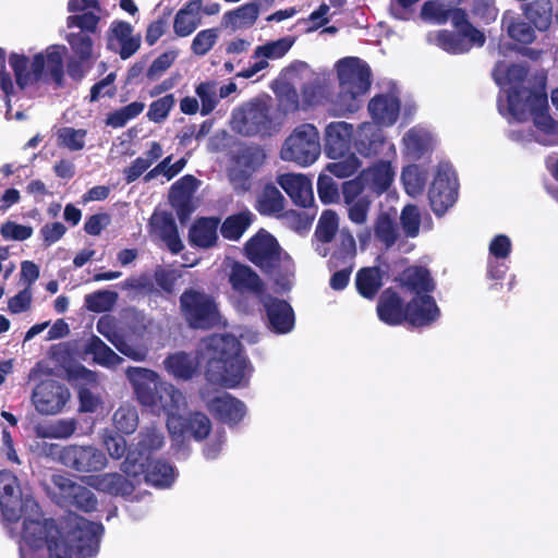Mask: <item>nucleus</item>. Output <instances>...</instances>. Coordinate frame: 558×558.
<instances>
[{"instance_id":"obj_36","label":"nucleus","mask_w":558,"mask_h":558,"mask_svg":"<svg viewBox=\"0 0 558 558\" xmlns=\"http://www.w3.org/2000/svg\"><path fill=\"white\" fill-rule=\"evenodd\" d=\"M339 230V217L332 210L322 213L314 233V248L322 257L329 253L328 244L333 240Z\"/></svg>"},{"instance_id":"obj_47","label":"nucleus","mask_w":558,"mask_h":558,"mask_svg":"<svg viewBox=\"0 0 558 558\" xmlns=\"http://www.w3.org/2000/svg\"><path fill=\"white\" fill-rule=\"evenodd\" d=\"M355 284L361 295L374 298L383 284L380 270L376 267L361 269L356 275Z\"/></svg>"},{"instance_id":"obj_31","label":"nucleus","mask_w":558,"mask_h":558,"mask_svg":"<svg viewBox=\"0 0 558 558\" xmlns=\"http://www.w3.org/2000/svg\"><path fill=\"white\" fill-rule=\"evenodd\" d=\"M359 182L348 181L343 183L342 194L348 206V217L355 225H365L368 218L371 201L366 196L357 197L361 193Z\"/></svg>"},{"instance_id":"obj_33","label":"nucleus","mask_w":558,"mask_h":558,"mask_svg":"<svg viewBox=\"0 0 558 558\" xmlns=\"http://www.w3.org/2000/svg\"><path fill=\"white\" fill-rule=\"evenodd\" d=\"M149 227L151 232L160 238L172 253L177 254L182 251L183 243L179 238L171 214L155 211L150 217Z\"/></svg>"},{"instance_id":"obj_52","label":"nucleus","mask_w":558,"mask_h":558,"mask_svg":"<svg viewBox=\"0 0 558 558\" xmlns=\"http://www.w3.org/2000/svg\"><path fill=\"white\" fill-rule=\"evenodd\" d=\"M116 428L123 434H132L138 425V413L134 405H120L112 416Z\"/></svg>"},{"instance_id":"obj_56","label":"nucleus","mask_w":558,"mask_h":558,"mask_svg":"<svg viewBox=\"0 0 558 558\" xmlns=\"http://www.w3.org/2000/svg\"><path fill=\"white\" fill-rule=\"evenodd\" d=\"M430 40H434L438 47L450 53H463L470 50V45L462 38L461 33L453 34L449 31H440Z\"/></svg>"},{"instance_id":"obj_20","label":"nucleus","mask_w":558,"mask_h":558,"mask_svg":"<svg viewBox=\"0 0 558 558\" xmlns=\"http://www.w3.org/2000/svg\"><path fill=\"white\" fill-rule=\"evenodd\" d=\"M97 331L110 341L116 349L131 360L141 362L147 355V349L129 342L121 333L117 320L108 315L101 316L96 324Z\"/></svg>"},{"instance_id":"obj_61","label":"nucleus","mask_w":558,"mask_h":558,"mask_svg":"<svg viewBox=\"0 0 558 558\" xmlns=\"http://www.w3.org/2000/svg\"><path fill=\"white\" fill-rule=\"evenodd\" d=\"M118 300V294L112 291L102 290L87 294L84 299L88 311L101 313L110 311Z\"/></svg>"},{"instance_id":"obj_34","label":"nucleus","mask_w":558,"mask_h":558,"mask_svg":"<svg viewBox=\"0 0 558 558\" xmlns=\"http://www.w3.org/2000/svg\"><path fill=\"white\" fill-rule=\"evenodd\" d=\"M225 263L229 268V281L235 291L240 293H259L262 291V280L251 267L232 260Z\"/></svg>"},{"instance_id":"obj_19","label":"nucleus","mask_w":558,"mask_h":558,"mask_svg":"<svg viewBox=\"0 0 558 558\" xmlns=\"http://www.w3.org/2000/svg\"><path fill=\"white\" fill-rule=\"evenodd\" d=\"M126 377L132 384L138 402L148 408L156 403V397L166 383L156 372L144 367H129Z\"/></svg>"},{"instance_id":"obj_27","label":"nucleus","mask_w":558,"mask_h":558,"mask_svg":"<svg viewBox=\"0 0 558 558\" xmlns=\"http://www.w3.org/2000/svg\"><path fill=\"white\" fill-rule=\"evenodd\" d=\"M262 302L271 330L277 333L290 332L294 326L292 307L286 301L270 295H264Z\"/></svg>"},{"instance_id":"obj_2","label":"nucleus","mask_w":558,"mask_h":558,"mask_svg":"<svg viewBox=\"0 0 558 558\" xmlns=\"http://www.w3.org/2000/svg\"><path fill=\"white\" fill-rule=\"evenodd\" d=\"M102 525L71 515L46 543L49 558H88L98 553Z\"/></svg>"},{"instance_id":"obj_42","label":"nucleus","mask_w":558,"mask_h":558,"mask_svg":"<svg viewBox=\"0 0 558 558\" xmlns=\"http://www.w3.org/2000/svg\"><path fill=\"white\" fill-rule=\"evenodd\" d=\"M144 475V481L155 487L166 488L171 486L174 482L177 473L174 469L162 461L150 462L146 468L144 465V472L141 476Z\"/></svg>"},{"instance_id":"obj_50","label":"nucleus","mask_w":558,"mask_h":558,"mask_svg":"<svg viewBox=\"0 0 558 558\" xmlns=\"http://www.w3.org/2000/svg\"><path fill=\"white\" fill-rule=\"evenodd\" d=\"M210 428V421L205 414L194 413L190 415L189 418L184 420L183 423L180 421V426L174 434L186 433L193 436L196 440H202L208 436Z\"/></svg>"},{"instance_id":"obj_55","label":"nucleus","mask_w":558,"mask_h":558,"mask_svg":"<svg viewBox=\"0 0 558 558\" xmlns=\"http://www.w3.org/2000/svg\"><path fill=\"white\" fill-rule=\"evenodd\" d=\"M426 179V172L416 165L405 167L401 173V181L405 192L411 196L422 193Z\"/></svg>"},{"instance_id":"obj_14","label":"nucleus","mask_w":558,"mask_h":558,"mask_svg":"<svg viewBox=\"0 0 558 558\" xmlns=\"http://www.w3.org/2000/svg\"><path fill=\"white\" fill-rule=\"evenodd\" d=\"M163 434L156 426L144 427L137 437V442L130 448L121 471L129 476L136 477L144 472V465L149 454L163 446Z\"/></svg>"},{"instance_id":"obj_35","label":"nucleus","mask_w":558,"mask_h":558,"mask_svg":"<svg viewBox=\"0 0 558 558\" xmlns=\"http://www.w3.org/2000/svg\"><path fill=\"white\" fill-rule=\"evenodd\" d=\"M368 111L376 125H392L400 112V101L392 94L375 96L368 102Z\"/></svg>"},{"instance_id":"obj_46","label":"nucleus","mask_w":558,"mask_h":558,"mask_svg":"<svg viewBox=\"0 0 558 558\" xmlns=\"http://www.w3.org/2000/svg\"><path fill=\"white\" fill-rule=\"evenodd\" d=\"M364 95L363 93L351 89L349 85L344 83V86H340V92L333 101L335 111L340 116L357 111L362 106Z\"/></svg>"},{"instance_id":"obj_41","label":"nucleus","mask_w":558,"mask_h":558,"mask_svg":"<svg viewBox=\"0 0 558 558\" xmlns=\"http://www.w3.org/2000/svg\"><path fill=\"white\" fill-rule=\"evenodd\" d=\"M525 17L538 31H546L553 20V4L550 0H534L522 7Z\"/></svg>"},{"instance_id":"obj_37","label":"nucleus","mask_w":558,"mask_h":558,"mask_svg":"<svg viewBox=\"0 0 558 558\" xmlns=\"http://www.w3.org/2000/svg\"><path fill=\"white\" fill-rule=\"evenodd\" d=\"M353 125L343 121L331 122L326 128V154L329 158H338L353 137Z\"/></svg>"},{"instance_id":"obj_22","label":"nucleus","mask_w":558,"mask_h":558,"mask_svg":"<svg viewBox=\"0 0 558 558\" xmlns=\"http://www.w3.org/2000/svg\"><path fill=\"white\" fill-rule=\"evenodd\" d=\"M339 86L349 85L351 89L366 94L371 87L369 68L357 58H345L337 63Z\"/></svg>"},{"instance_id":"obj_62","label":"nucleus","mask_w":558,"mask_h":558,"mask_svg":"<svg viewBox=\"0 0 558 558\" xmlns=\"http://www.w3.org/2000/svg\"><path fill=\"white\" fill-rule=\"evenodd\" d=\"M504 25H506L509 36L519 43L530 44L535 39L534 29L523 21L514 20L510 15H505Z\"/></svg>"},{"instance_id":"obj_25","label":"nucleus","mask_w":558,"mask_h":558,"mask_svg":"<svg viewBox=\"0 0 558 558\" xmlns=\"http://www.w3.org/2000/svg\"><path fill=\"white\" fill-rule=\"evenodd\" d=\"M526 73L527 71L522 64L509 65L506 61H498L494 69L493 76L496 83L502 88L509 86L508 95L518 93L520 95V102H524L529 100V94L535 93L525 87L518 88L526 76ZM507 100L509 101V96H507Z\"/></svg>"},{"instance_id":"obj_60","label":"nucleus","mask_w":558,"mask_h":558,"mask_svg":"<svg viewBox=\"0 0 558 558\" xmlns=\"http://www.w3.org/2000/svg\"><path fill=\"white\" fill-rule=\"evenodd\" d=\"M86 131L83 129H74L70 126L61 128L57 132V142L59 146L69 150H81L85 146Z\"/></svg>"},{"instance_id":"obj_11","label":"nucleus","mask_w":558,"mask_h":558,"mask_svg":"<svg viewBox=\"0 0 558 558\" xmlns=\"http://www.w3.org/2000/svg\"><path fill=\"white\" fill-rule=\"evenodd\" d=\"M0 507L5 520L16 522L23 511L37 513V501L28 490H23L17 477L10 471L0 472Z\"/></svg>"},{"instance_id":"obj_8","label":"nucleus","mask_w":558,"mask_h":558,"mask_svg":"<svg viewBox=\"0 0 558 558\" xmlns=\"http://www.w3.org/2000/svg\"><path fill=\"white\" fill-rule=\"evenodd\" d=\"M320 155V141L317 129L310 123L296 126L283 142L280 158L301 167L314 163Z\"/></svg>"},{"instance_id":"obj_3","label":"nucleus","mask_w":558,"mask_h":558,"mask_svg":"<svg viewBox=\"0 0 558 558\" xmlns=\"http://www.w3.org/2000/svg\"><path fill=\"white\" fill-rule=\"evenodd\" d=\"M230 124L240 135L268 137L280 131L282 118L269 99L254 98L233 110Z\"/></svg>"},{"instance_id":"obj_13","label":"nucleus","mask_w":558,"mask_h":558,"mask_svg":"<svg viewBox=\"0 0 558 558\" xmlns=\"http://www.w3.org/2000/svg\"><path fill=\"white\" fill-rule=\"evenodd\" d=\"M21 519H23L21 558H34V551L40 549L54 533H58V529L53 521L43 518L38 505L36 514L23 511Z\"/></svg>"},{"instance_id":"obj_38","label":"nucleus","mask_w":558,"mask_h":558,"mask_svg":"<svg viewBox=\"0 0 558 558\" xmlns=\"http://www.w3.org/2000/svg\"><path fill=\"white\" fill-rule=\"evenodd\" d=\"M201 13L202 0H190L174 16V33L180 37L191 35L201 25Z\"/></svg>"},{"instance_id":"obj_21","label":"nucleus","mask_w":558,"mask_h":558,"mask_svg":"<svg viewBox=\"0 0 558 558\" xmlns=\"http://www.w3.org/2000/svg\"><path fill=\"white\" fill-rule=\"evenodd\" d=\"M293 44V38L283 37L257 46L253 53V58L256 61L247 69H244L243 71L239 72L236 76L243 78L253 77L255 74L265 70L269 65L268 60H277L282 58L291 49Z\"/></svg>"},{"instance_id":"obj_16","label":"nucleus","mask_w":558,"mask_h":558,"mask_svg":"<svg viewBox=\"0 0 558 558\" xmlns=\"http://www.w3.org/2000/svg\"><path fill=\"white\" fill-rule=\"evenodd\" d=\"M69 399V389L54 380L41 381L35 387L32 395L35 409L44 415L61 412Z\"/></svg>"},{"instance_id":"obj_53","label":"nucleus","mask_w":558,"mask_h":558,"mask_svg":"<svg viewBox=\"0 0 558 558\" xmlns=\"http://www.w3.org/2000/svg\"><path fill=\"white\" fill-rule=\"evenodd\" d=\"M257 204L262 214H278L284 207V197L276 186L267 185L259 195Z\"/></svg>"},{"instance_id":"obj_54","label":"nucleus","mask_w":558,"mask_h":558,"mask_svg":"<svg viewBox=\"0 0 558 558\" xmlns=\"http://www.w3.org/2000/svg\"><path fill=\"white\" fill-rule=\"evenodd\" d=\"M403 142L408 153L418 158L425 150H427L432 143L430 134L421 129H412L407 132L403 137Z\"/></svg>"},{"instance_id":"obj_1","label":"nucleus","mask_w":558,"mask_h":558,"mask_svg":"<svg viewBox=\"0 0 558 558\" xmlns=\"http://www.w3.org/2000/svg\"><path fill=\"white\" fill-rule=\"evenodd\" d=\"M199 354L206 362L205 375L211 384L235 388L245 384L251 375V366L233 336L214 335L205 339Z\"/></svg>"},{"instance_id":"obj_7","label":"nucleus","mask_w":558,"mask_h":558,"mask_svg":"<svg viewBox=\"0 0 558 558\" xmlns=\"http://www.w3.org/2000/svg\"><path fill=\"white\" fill-rule=\"evenodd\" d=\"M519 96L518 93L509 95V113L517 120H523L527 113H532L536 128L535 141L544 145L558 143V123L545 111L547 109L546 94L543 90H535L534 94H529V100L524 102H520Z\"/></svg>"},{"instance_id":"obj_44","label":"nucleus","mask_w":558,"mask_h":558,"mask_svg":"<svg viewBox=\"0 0 558 558\" xmlns=\"http://www.w3.org/2000/svg\"><path fill=\"white\" fill-rule=\"evenodd\" d=\"M199 362L192 354L178 352L165 361L167 371L174 377L187 379L196 372Z\"/></svg>"},{"instance_id":"obj_49","label":"nucleus","mask_w":558,"mask_h":558,"mask_svg":"<svg viewBox=\"0 0 558 558\" xmlns=\"http://www.w3.org/2000/svg\"><path fill=\"white\" fill-rule=\"evenodd\" d=\"M253 215L245 210L228 217L221 226L223 238L236 241L239 240L252 222Z\"/></svg>"},{"instance_id":"obj_5","label":"nucleus","mask_w":558,"mask_h":558,"mask_svg":"<svg viewBox=\"0 0 558 558\" xmlns=\"http://www.w3.org/2000/svg\"><path fill=\"white\" fill-rule=\"evenodd\" d=\"M65 47L50 46L45 51L34 54L32 58L31 70L27 71L26 57L12 53L10 56V65L12 66L16 83L21 88L32 85L40 80H53L60 84L63 77V56Z\"/></svg>"},{"instance_id":"obj_23","label":"nucleus","mask_w":558,"mask_h":558,"mask_svg":"<svg viewBox=\"0 0 558 558\" xmlns=\"http://www.w3.org/2000/svg\"><path fill=\"white\" fill-rule=\"evenodd\" d=\"M202 398L206 402L209 411L225 423L235 424L240 422L246 413L244 403L229 393L219 392L211 398L207 391L203 390Z\"/></svg>"},{"instance_id":"obj_29","label":"nucleus","mask_w":558,"mask_h":558,"mask_svg":"<svg viewBox=\"0 0 558 558\" xmlns=\"http://www.w3.org/2000/svg\"><path fill=\"white\" fill-rule=\"evenodd\" d=\"M395 175L396 171L390 162L379 161L364 170L354 181L360 183L361 191L367 189L376 194H381L389 189Z\"/></svg>"},{"instance_id":"obj_10","label":"nucleus","mask_w":558,"mask_h":558,"mask_svg":"<svg viewBox=\"0 0 558 558\" xmlns=\"http://www.w3.org/2000/svg\"><path fill=\"white\" fill-rule=\"evenodd\" d=\"M181 314L192 328L207 329L220 323V313L215 300L201 291L190 289L180 296Z\"/></svg>"},{"instance_id":"obj_12","label":"nucleus","mask_w":558,"mask_h":558,"mask_svg":"<svg viewBox=\"0 0 558 558\" xmlns=\"http://www.w3.org/2000/svg\"><path fill=\"white\" fill-rule=\"evenodd\" d=\"M57 460L64 466L80 473H96L107 468L106 454L92 445L53 446Z\"/></svg>"},{"instance_id":"obj_51","label":"nucleus","mask_w":558,"mask_h":558,"mask_svg":"<svg viewBox=\"0 0 558 558\" xmlns=\"http://www.w3.org/2000/svg\"><path fill=\"white\" fill-rule=\"evenodd\" d=\"M355 253L356 243L354 236L347 228H343L339 232L338 248L331 256V259L335 260V266L349 264L355 256Z\"/></svg>"},{"instance_id":"obj_45","label":"nucleus","mask_w":558,"mask_h":558,"mask_svg":"<svg viewBox=\"0 0 558 558\" xmlns=\"http://www.w3.org/2000/svg\"><path fill=\"white\" fill-rule=\"evenodd\" d=\"M400 281L402 286L415 292L416 295L434 289L429 272L423 267H409L401 274Z\"/></svg>"},{"instance_id":"obj_6","label":"nucleus","mask_w":558,"mask_h":558,"mask_svg":"<svg viewBox=\"0 0 558 558\" xmlns=\"http://www.w3.org/2000/svg\"><path fill=\"white\" fill-rule=\"evenodd\" d=\"M421 302L427 306V313L417 311L420 305L417 300H411L404 308L401 298L387 289L378 300L377 314L379 319L388 325H399L403 320L413 326L428 325L438 317L439 310L432 296H423Z\"/></svg>"},{"instance_id":"obj_18","label":"nucleus","mask_w":558,"mask_h":558,"mask_svg":"<svg viewBox=\"0 0 558 558\" xmlns=\"http://www.w3.org/2000/svg\"><path fill=\"white\" fill-rule=\"evenodd\" d=\"M265 157L264 150L258 146L246 147L238 155L229 171L230 181L235 190L250 189V178L264 163Z\"/></svg>"},{"instance_id":"obj_39","label":"nucleus","mask_w":558,"mask_h":558,"mask_svg":"<svg viewBox=\"0 0 558 558\" xmlns=\"http://www.w3.org/2000/svg\"><path fill=\"white\" fill-rule=\"evenodd\" d=\"M218 225L219 220L215 218L198 219L190 229V242L202 248L211 247L218 240Z\"/></svg>"},{"instance_id":"obj_63","label":"nucleus","mask_w":558,"mask_h":558,"mask_svg":"<svg viewBox=\"0 0 558 558\" xmlns=\"http://www.w3.org/2000/svg\"><path fill=\"white\" fill-rule=\"evenodd\" d=\"M68 41L81 62H89L96 58L93 50V40L88 35L82 32L72 33L68 36Z\"/></svg>"},{"instance_id":"obj_24","label":"nucleus","mask_w":558,"mask_h":558,"mask_svg":"<svg viewBox=\"0 0 558 558\" xmlns=\"http://www.w3.org/2000/svg\"><path fill=\"white\" fill-rule=\"evenodd\" d=\"M184 405V397L173 385L165 383L156 397V403L149 408L157 413L165 412L168 415L167 426L170 433H175L180 426V417L177 416Z\"/></svg>"},{"instance_id":"obj_59","label":"nucleus","mask_w":558,"mask_h":558,"mask_svg":"<svg viewBox=\"0 0 558 558\" xmlns=\"http://www.w3.org/2000/svg\"><path fill=\"white\" fill-rule=\"evenodd\" d=\"M185 165L186 160L184 158H181L178 161L172 162V157L168 156L165 159H162L155 168L148 171L145 174L144 180L146 182H149L159 175H163L167 179V181H170L172 178H174L178 173L182 171Z\"/></svg>"},{"instance_id":"obj_58","label":"nucleus","mask_w":558,"mask_h":558,"mask_svg":"<svg viewBox=\"0 0 558 558\" xmlns=\"http://www.w3.org/2000/svg\"><path fill=\"white\" fill-rule=\"evenodd\" d=\"M274 92L278 98L279 108L284 113L294 112L300 108L299 94L290 83H277Z\"/></svg>"},{"instance_id":"obj_48","label":"nucleus","mask_w":558,"mask_h":558,"mask_svg":"<svg viewBox=\"0 0 558 558\" xmlns=\"http://www.w3.org/2000/svg\"><path fill=\"white\" fill-rule=\"evenodd\" d=\"M330 95V84L325 77H315L302 87V99L305 106L323 104Z\"/></svg>"},{"instance_id":"obj_9","label":"nucleus","mask_w":558,"mask_h":558,"mask_svg":"<svg viewBox=\"0 0 558 558\" xmlns=\"http://www.w3.org/2000/svg\"><path fill=\"white\" fill-rule=\"evenodd\" d=\"M49 497L61 506H73L84 512H93L98 508L96 495L65 474H53L47 485Z\"/></svg>"},{"instance_id":"obj_32","label":"nucleus","mask_w":558,"mask_h":558,"mask_svg":"<svg viewBox=\"0 0 558 558\" xmlns=\"http://www.w3.org/2000/svg\"><path fill=\"white\" fill-rule=\"evenodd\" d=\"M353 145L360 155L371 157L379 154L385 145V137L378 125L364 122L354 133Z\"/></svg>"},{"instance_id":"obj_43","label":"nucleus","mask_w":558,"mask_h":558,"mask_svg":"<svg viewBox=\"0 0 558 558\" xmlns=\"http://www.w3.org/2000/svg\"><path fill=\"white\" fill-rule=\"evenodd\" d=\"M86 353L93 355V360L107 368L119 366L123 359L110 349L100 338L93 336L87 345Z\"/></svg>"},{"instance_id":"obj_15","label":"nucleus","mask_w":558,"mask_h":558,"mask_svg":"<svg viewBox=\"0 0 558 558\" xmlns=\"http://www.w3.org/2000/svg\"><path fill=\"white\" fill-rule=\"evenodd\" d=\"M428 197L434 213L439 216L454 204L457 178L451 167L445 165L438 168Z\"/></svg>"},{"instance_id":"obj_30","label":"nucleus","mask_w":558,"mask_h":558,"mask_svg":"<svg viewBox=\"0 0 558 558\" xmlns=\"http://www.w3.org/2000/svg\"><path fill=\"white\" fill-rule=\"evenodd\" d=\"M141 38L133 35L132 26L126 22H113L108 34V47L118 50L122 59H128L140 48Z\"/></svg>"},{"instance_id":"obj_26","label":"nucleus","mask_w":558,"mask_h":558,"mask_svg":"<svg viewBox=\"0 0 558 558\" xmlns=\"http://www.w3.org/2000/svg\"><path fill=\"white\" fill-rule=\"evenodd\" d=\"M197 187L198 181L193 175H184L170 190L169 201L181 222L185 221L193 210L192 199Z\"/></svg>"},{"instance_id":"obj_4","label":"nucleus","mask_w":558,"mask_h":558,"mask_svg":"<svg viewBox=\"0 0 558 558\" xmlns=\"http://www.w3.org/2000/svg\"><path fill=\"white\" fill-rule=\"evenodd\" d=\"M248 259L270 272L276 283L289 289L294 275L291 257L281 252L276 239L267 232H258L245 245Z\"/></svg>"},{"instance_id":"obj_64","label":"nucleus","mask_w":558,"mask_h":558,"mask_svg":"<svg viewBox=\"0 0 558 558\" xmlns=\"http://www.w3.org/2000/svg\"><path fill=\"white\" fill-rule=\"evenodd\" d=\"M76 430L74 420H58L38 429V436L43 438L64 439L69 438Z\"/></svg>"},{"instance_id":"obj_40","label":"nucleus","mask_w":558,"mask_h":558,"mask_svg":"<svg viewBox=\"0 0 558 558\" xmlns=\"http://www.w3.org/2000/svg\"><path fill=\"white\" fill-rule=\"evenodd\" d=\"M259 8L256 2L245 3L240 8L223 14L221 24L232 31L251 27L257 20Z\"/></svg>"},{"instance_id":"obj_17","label":"nucleus","mask_w":558,"mask_h":558,"mask_svg":"<svg viewBox=\"0 0 558 558\" xmlns=\"http://www.w3.org/2000/svg\"><path fill=\"white\" fill-rule=\"evenodd\" d=\"M83 483L97 492L111 496H129L142 482L141 475L136 477L117 472L100 473L88 475L82 478Z\"/></svg>"},{"instance_id":"obj_28","label":"nucleus","mask_w":558,"mask_h":558,"mask_svg":"<svg viewBox=\"0 0 558 558\" xmlns=\"http://www.w3.org/2000/svg\"><path fill=\"white\" fill-rule=\"evenodd\" d=\"M277 183L301 207L310 206L314 201L311 180L301 173H284L278 177Z\"/></svg>"},{"instance_id":"obj_57","label":"nucleus","mask_w":558,"mask_h":558,"mask_svg":"<svg viewBox=\"0 0 558 558\" xmlns=\"http://www.w3.org/2000/svg\"><path fill=\"white\" fill-rule=\"evenodd\" d=\"M333 159L335 161L326 166V171L340 179L354 174L361 167V162L354 154L343 155L342 153L338 158Z\"/></svg>"}]
</instances>
